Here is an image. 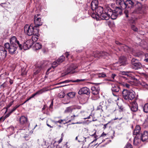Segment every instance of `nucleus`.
<instances>
[{
	"label": "nucleus",
	"mask_w": 148,
	"mask_h": 148,
	"mask_svg": "<svg viewBox=\"0 0 148 148\" xmlns=\"http://www.w3.org/2000/svg\"><path fill=\"white\" fill-rule=\"evenodd\" d=\"M10 44L9 43H5L4 46L5 48L8 49L9 52L10 54H13L15 53L18 46L20 49H22V45L20 44L15 36H12L10 38Z\"/></svg>",
	"instance_id": "f257e3e1"
},
{
	"label": "nucleus",
	"mask_w": 148,
	"mask_h": 148,
	"mask_svg": "<svg viewBox=\"0 0 148 148\" xmlns=\"http://www.w3.org/2000/svg\"><path fill=\"white\" fill-rule=\"evenodd\" d=\"M116 3L117 5H121L123 8L125 9L124 13L126 17L129 16V11L130 9L135 5L134 3L130 0H127L125 2L123 0H116Z\"/></svg>",
	"instance_id": "f03ea898"
},
{
	"label": "nucleus",
	"mask_w": 148,
	"mask_h": 148,
	"mask_svg": "<svg viewBox=\"0 0 148 148\" xmlns=\"http://www.w3.org/2000/svg\"><path fill=\"white\" fill-rule=\"evenodd\" d=\"M103 11V8L101 6H99L97 7L96 10L94 11V13H93L94 15L93 16L94 18L95 16L96 18H97V17L98 16L102 20H105L107 13L105 12V13H104Z\"/></svg>",
	"instance_id": "7ed1b4c3"
},
{
	"label": "nucleus",
	"mask_w": 148,
	"mask_h": 148,
	"mask_svg": "<svg viewBox=\"0 0 148 148\" xmlns=\"http://www.w3.org/2000/svg\"><path fill=\"white\" fill-rule=\"evenodd\" d=\"M105 12L107 13L105 19L106 20L109 19L110 18L112 19H115L119 15L114 11L113 12L109 8H106L105 10Z\"/></svg>",
	"instance_id": "20e7f679"
},
{
	"label": "nucleus",
	"mask_w": 148,
	"mask_h": 148,
	"mask_svg": "<svg viewBox=\"0 0 148 148\" xmlns=\"http://www.w3.org/2000/svg\"><path fill=\"white\" fill-rule=\"evenodd\" d=\"M36 28L32 24H26L24 27L25 33L29 36H32L34 33Z\"/></svg>",
	"instance_id": "39448f33"
},
{
	"label": "nucleus",
	"mask_w": 148,
	"mask_h": 148,
	"mask_svg": "<svg viewBox=\"0 0 148 148\" xmlns=\"http://www.w3.org/2000/svg\"><path fill=\"white\" fill-rule=\"evenodd\" d=\"M34 26L36 28H38V27L42 25L43 23V21L41 20V16L40 14H37L34 16Z\"/></svg>",
	"instance_id": "423d86ee"
},
{
	"label": "nucleus",
	"mask_w": 148,
	"mask_h": 148,
	"mask_svg": "<svg viewBox=\"0 0 148 148\" xmlns=\"http://www.w3.org/2000/svg\"><path fill=\"white\" fill-rule=\"evenodd\" d=\"M98 2L97 0H93L91 3L90 7L92 10V11L90 10L88 11V13L92 17L94 18L93 16L94 15L93 13H94V11L96 10L98 6Z\"/></svg>",
	"instance_id": "0eeeda50"
},
{
	"label": "nucleus",
	"mask_w": 148,
	"mask_h": 148,
	"mask_svg": "<svg viewBox=\"0 0 148 148\" xmlns=\"http://www.w3.org/2000/svg\"><path fill=\"white\" fill-rule=\"evenodd\" d=\"M109 55V54L105 52H99L98 51H97L93 52L92 56L95 58H105L106 56Z\"/></svg>",
	"instance_id": "6e6552de"
},
{
	"label": "nucleus",
	"mask_w": 148,
	"mask_h": 148,
	"mask_svg": "<svg viewBox=\"0 0 148 148\" xmlns=\"http://www.w3.org/2000/svg\"><path fill=\"white\" fill-rule=\"evenodd\" d=\"M109 55V54L105 52H99L98 51H97L93 52L92 56L95 58H105L106 56Z\"/></svg>",
	"instance_id": "1a4fd4ad"
},
{
	"label": "nucleus",
	"mask_w": 148,
	"mask_h": 148,
	"mask_svg": "<svg viewBox=\"0 0 148 148\" xmlns=\"http://www.w3.org/2000/svg\"><path fill=\"white\" fill-rule=\"evenodd\" d=\"M123 82H121V84L123 87L130 88L133 84V82L130 80L126 77L122 76Z\"/></svg>",
	"instance_id": "9d476101"
},
{
	"label": "nucleus",
	"mask_w": 148,
	"mask_h": 148,
	"mask_svg": "<svg viewBox=\"0 0 148 148\" xmlns=\"http://www.w3.org/2000/svg\"><path fill=\"white\" fill-rule=\"evenodd\" d=\"M131 64L132 65L133 68L135 70L140 68L142 66L141 64L138 60L134 58H132L131 60Z\"/></svg>",
	"instance_id": "9b49d317"
},
{
	"label": "nucleus",
	"mask_w": 148,
	"mask_h": 148,
	"mask_svg": "<svg viewBox=\"0 0 148 148\" xmlns=\"http://www.w3.org/2000/svg\"><path fill=\"white\" fill-rule=\"evenodd\" d=\"M77 68V66L76 64H71L67 69V72L66 73L65 75H67L69 73L73 74L77 72V71L75 70V69Z\"/></svg>",
	"instance_id": "f8f14e48"
},
{
	"label": "nucleus",
	"mask_w": 148,
	"mask_h": 148,
	"mask_svg": "<svg viewBox=\"0 0 148 148\" xmlns=\"http://www.w3.org/2000/svg\"><path fill=\"white\" fill-rule=\"evenodd\" d=\"M34 44L32 40H29L25 42L23 45H22V49L25 50L30 48Z\"/></svg>",
	"instance_id": "ddd939ff"
},
{
	"label": "nucleus",
	"mask_w": 148,
	"mask_h": 148,
	"mask_svg": "<svg viewBox=\"0 0 148 148\" xmlns=\"http://www.w3.org/2000/svg\"><path fill=\"white\" fill-rule=\"evenodd\" d=\"M7 52L4 48L0 46V60H4L7 56Z\"/></svg>",
	"instance_id": "4468645a"
},
{
	"label": "nucleus",
	"mask_w": 148,
	"mask_h": 148,
	"mask_svg": "<svg viewBox=\"0 0 148 148\" xmlns=\"http://www.w3.org/2000/svg\"><path fill=\"white\" fill-rule=\"evenodd\" d=\"M90 90L86 87H83L80 89L78 92L79 95L86 94L87 95H89L90 93Z\"/></svg>",
	"instance_id": "2eb2a0df"
},
{
	"label": "nucleus",
	"mask_w": 148,
	"mask_h": 148,
	"mask_svg": "<svg viewBox=\"0 0 148 148\" xmlns=\"http://www.w3.org/2000/svg\"><path fill=\"white\" fill-rule=\"evenodd\" d=\"M39 28H36L35 32L32 35L31 40H32L33 42L36 41L38 39V37L39 36Z\"/></svg>",
	"instance_id": "dca6fc26"
},
{
	"label": "nucleus",
	"mask_w": 148,
	"mask_h": 148,
	"mask_svg": "<svg viewBox=\"0 0 148 148\" xmlns=\"http://www.w3.org/2000/svg\"><path fill=\"white\" fill-rule=\"evenodd\" d=\"M111 84L112 87L111 90L112 92V94L114 96H117V95L115 94V92H117L119 91L120 90L119 87L116 84Z\"/></svg>",
	"instance_id": "f3484780"
},
{
	"label": "nucleus",
	"mask_w": 148,
	"mask_h": 148,
	"mask_svg": "<svg viewBox=\"0 0 148 148\" xmlns=\"http://www.w3.org/2000/svg\"><path fill=\"white\" fill-rule=\"evenodd\" d=\"M115 42L116 45L121 46V49L124 50V51L129 52H130V48L127 46L125 45H123L121 43L118 41H115Z\"/></svg>",
	"instance_id": "a211bd4d"
},
{
	"label": "nucleus",
	"mask_w": 148,
	"mask_h": 148,
	"mask_svg": "<svg viewBox=\"0 0 148 148\" xmlns=\"http://www.w3.org/2000/svg\"><path fill=\"white\" fill-rule=\"evenodd\" d=\"M19 123L21 125L25 126L28 123L27 118L24 116H22L19 119Z\"/></svg>",
	"instance_id": "6ab92c4d"
},
{
	"label": "nucleus",
	"mask_w": 148,
	"mask_h": 148,
	"mask_svg": "<svg viewBox=\"0 0 148 148\" xmlns=\"http://www.w3.org/2000/svg\"><path fill=\"white\" fill-rule=\"evenodd\" d=\"M92 93L94 95H98L100 90L99 87L98 86H93L91 87Z\"/></svg>",
	"instance_id": "aec40b11"
},
{
	"label": "nucleus",
	"mask_w": 148,
	"mask_h": 148,
	"mask_svg": "<svg viewBox=\"0 0 148 148\" xmlns=\"http://www.w3.org/2000/svg\"><path fill=\"white\" fill-rule=\"evenodd\" d=\"M45 66L44 64L39 65L36 66L34 71V74L36 75L40 72L42 70Z\"/></svg>",
	"instance_id": "412c9836"
},
{
	"label": "nucleus",
	"mask_w": 148,
	"mask_h": 148,
	"mask_svg": "<svg viewBox=\"0 0 148 148\" xmlns=\"http://www.w3.org/2000/svg\"><path fill=\"white\" fill-rule=\"evenodd\" d=\"M136 10L134 11L133 13H139V11L142 9V5L140 3L137 2L135 5Z\"/></svg>",
	"instance_id": "4be33fe9"
},
{
	"label": "nucleus",
	"mask_w": 148,
	"mask_h": 148,
	"mask_svg": "<svg viewBox=\"0 0 148 148\" xmlns=\"http://www.w3.org/2000/svg\"><path fill=\"white\" fill-rule=\"evenodd\" d=\"M87 79H77L76 80H66L64 81H63L60 82L59 84H61L62 83H69L70 82H79L84 81H86Z\"/></svg>",
	"instance_id": "5701e85b"
},
{
	"label": "nucleus",
	"mask_w": 148,
	"mask_h": 148,
	"mask_svg": "<svg viewBox=\"0 0 148 148\" xmlns=\"http://www.w3.org/2000/svg\"><path fill=\"white\" fill-rule=\"evenodd\" d=\"M131 110L133 112H136L138 110V107L137 103L136 101L132 102L130 106Z\"/></svg>",
	"instance_id": "b1692460"
},
{
	"label": "nucleus",
	"mask_w": 148,
	"mask_h": 148,
	"mask_svg": "<svg viewBox=\"0 0 148 148\" xmlns=\"http://www.w3.org/2000/svg\"><path fill=\"white\" fill-rule=\"evenodd\" d=\"M129 90L126 89H123L122 91V95L125 99L128 100L129 99Z\"/></svg>",
	"instance_id": "393cba45"
},
{
	"label": "nucleus",
	"mask_w": 148,
	"mask_h": 148,
	"mask_svg": "<svg viewBox=\"0 0 148 148\" xmlns=\"http://www.w3.org/2000/svg\"><path fill=\"white\" fill-rule=\"evenodd\" d=\"M119 62L121 64L120 65H125L127 63L126 57L124 56H121L119 58Z\"/></svg>",
	"instance_id": "a878e982"
},
{
	"label": "nucleus",
	"mask_w": 148,
	"mask_h": 148,
	"mask_svg": "<svg viewBox=\"0 0 148 148\" xmlns=\"http://www.w3.org/2000/svg\"><path fill=\"white\" fill-rule=\"evenodd\" d=\"M140 137L141 138L142 140L144 142L148 139V132L145 131L142 134Z\"/></svg>",
	"instance_id": "bb28decb"
},
{
	"label": "nucleus",
	"mask_w": 148,
	"mask_h": 148,
	"mask_svg": "<svg viewBox=\"0 0 148 148\" xmlns=\"http://www.w3.org/2000/svg\"><path fill=\"white\" fill-rule=\"evenodd\" d=\"M140 127L139 125H136L134 130L133 134L136 135V136H139L140 135Z\"/></svg>",
	"instance_id": "cd10ccee"
},
{
	"label": "nucleus",
	"mask_w": 148,
	"mask_h": 148,
	"mask_svg": "<svg viewBox=\"0 0 148 148\" xmlns=\"http://www.w3.org/2000/svg\"><path fill=\"white\" fill-rule=\"evenodd\" d=\"M120 6L116 7L114 11L118 15H121L122 14L123 10L125 9L123 8L121 5Z\"/></svg>",
	"instance_id": "c85d7f7f"
},
{
	"label": "nucleus",
	"mask_w": 148,
	"mask_h": 148,
	"mask_svg": "<svg viewBox=\"0 0 148 148\" xmlns=\"http://www.w3.org/2000/svg\"><path fill=\"white\" fill-rule=\"evenodd\" d=\"M129 99L128 100H132L135 97V93L133 91H129Z\"/></svg>",
	"instance_id": "c756f323"
},
{
	"label": "nucleus",
	"mask_w": 148,
	"mask_h": 148,
	"mask_svg": "<svg viewBox=\"0 0 148 148\" xmlns=\"http://www.w3.org/2000/svg\"><path fill=\"white\" fill-rule=\"evenodd\" d=\"M139 136H135L134 140V144L135 145H137L139 143H140L141 140V138Z\"/></svg>",
	"instance_id": "7c9ffc66"
},
{
	"label": "nucleus",
	"mask_w": 148,
	"mask_h": 148,
	"mask_svg": "<svg viewBox=\"0 0 148 148\" xmlns=\"http://www.w3.org/2000/svg\"><path fill=\"white\" fill-rule=\"evenodd\" d=\"M42 47V45L39 42H36L34 46L33 49L35 50H37L40 49Z\"/></svg>",
	"instance_id": "2f4dec72"
},
{
	"label": "nucleus",
	"mask_w": 148,
	"mask_h": 148,
	"mask_svg": "<svg viewBox=\"0 0 148 148\" xmlns=\"http://www.w3.org/2000/svg\"><path fill=\"white\" fill-rule=\"evenodd\" d=\"M94 76L97 77H104L106 76V75L104 73H102L96 74H94Z\"/></svg>",
	"instance_id": "473e14b6"
},
{
	"label": "nucleus",
	"mask_w": 148,
	"mask_h": 148,
	"mask_svg": "<svg viewBox=\"0 0 148 148\" xmlns=\"http://www.w3.org/2000/svg\"><path fill=\"white\" fill-rule=\"evenodd\" d=\"M103 101H100L99 103V105L97 106L96 110H100V112H102L103 111V110L102 109V105L103 104Z\"/></svg>",
	"instance_id": "72a5a7b5"
},
{
	"label": "nucleus",
	"mask_w": 148,
	"mask_h": 148,
	"mask_svg": "<svg viewBox=\"0 0 148 148\" xmlns=\"http://www.w3.org/2000/svg\"><path fill=\"white\" fill-rule=\"evenodd\" d=\"M47 90H46L44 88H43L39 91H38L36 92L35 93L36 95H39L40 94H42L43 92H44Z\"/></svg>",
	"instance_id": "f704fd0d"
},
{
	"label": "nucleus",
	"mask_w": 148,
	"mask_h": 148,
	"mask_svg": "<svg viewBox=\"0 0 148 148\" xmlns=\"http://www.w3.org/2000/svg\"><path fill=\"white\" fill-rule=\"evenodd\" d=\"M116 74H112L111 75V77L112 79H107V80L112 81V82H114L115 81V78L116 77Z\"/></svg>",
	"instance_id": "c9c22d12"
},
{
	"label": "nucleus",
	"mask_w": 148,
	"mask_h": 148,
	"mask_svg": "<svg viewBox=\"0 0 148 148\" xmlns=\"http://www.w3.org/2000/svg\"><path fill=\"white\" fill-rule=\"evenodd\" d=\"M65 60V57L64 56H62L58 59L57 61L60 64L63 62Z\"/></svg>",
	"instance_id": "e433bc0d"
},
{
	"label": "nucleus",
	"mask_w": 148,
	"mask_h": 148,
	"mask_svg": "<svg viewBox=\"0 0 148 148\" xmlns=\"http://www.w3.org/2000/svg\"><path fill=\"white\" fill-rule=\"evenodd\" d=\"M75 95V93L73 92H71L67 93L66 96L69 97V98H73Z\"/></svg>",
	"instance_id": "4c0bfd02"
},
{
	"label": "nucleus",
	"mask_w": 148,
	"mask_h": 148,
	"mask_svg": "<svg viewBox=\"0 0 148 148\" xmlns=\"http://www.w3.org/2000/svg\"><path fill=\"white\" fill-rule=\"evenodd\" d=\"M143 111L145 113H148V103H146L143 107Z\"/></svg>",
	"instance_id": "58836bf2"
},
{
	"label": "nucleus",
	"mask_w": 148,
	"mask_h": 148,
	"mask_svg": "<svg viewBox=\"0 0 148 148\" xmlns=\"http://www.w3.org/2000/svg\"><path fill=\"white\" fill-rule=\"evenodd\" d=\"M60 64L57 60L55 61L52 64V67L53 68H55L57 66L59 65Z\"/></svg>",
	"instance_id": "ea45409f"
},
{
	"label": "nucleus",
	"mask_w": 148,
	"mask_h": 148,
	"mask_svg": "<svg viewBox=\"0 0 148 148\" xmlns=\"http://www.w3.org/2000/svg\"><path fill=\"white\" fill-rule=\"evenodd\" d=\"M137 19V18L134 17L133 16L130 19V22L132 24H134L136 22Z\"/></svg>",
	"instance_id": "a19ab883"
},
{
	"label": "nucleus",
	"mask_w": 148,
	"mask_h": 148,
	"mask_svg": "<svg viewBox=\"0 0 148 148\" xmlns=\"http://www.w3.org/2000/svg\"><path fill=\"white\" fill-rule=\"evenodd\" d=\"M8 130H9L10 132L12 133H13L15 132V128L14 127L12 126H11L7 128Z\"/></svg>",
	"instance_id": "79ce46f5"
},
{
	"label": "nucleus",
	"mask_w": 148,
	"mask_h": 148,
	"mask_svg": "<svg viewBox=\"0 0 148 148\" xmlns=\"http://www.w3.org/2000/svg\"><path fill=\"white\" fill-rule=\"evenodd\" d=\"M131 72L130 71H122L121 72V73L122 75H127L128 77L130 76L128 74Z\"/></svg>",
	"instance_id": "37998d69"
},
{
	"label": "nucleus",
	"mask_w": 148,
	"mask_h": 148,
	"mask_svg": "<svg viewBox=\"0 0 148 148\" xmlns=\"http://www.w3.org/2000/svg\"><path fill=\"white\" fill-rule=\"evenodd\" d=\"M72 109L71 107L67 108L64 111V113H68L72 111Z\"/></svg>",
	"instance_id": "c03bdc74"
},
{
	"label": "nucleus",
	"mask_w": 148,
	"mask_h": 148,
	"mask_svg": "<svg viewBox=\"0 0 148 148\" xmlns=\"http://www.w3.org/2000/svg\"><path fill=\"white\" fill-rule=\"evenodd\" d=\"M141 85L146 88L148 89V84H147L145 82H142L141 83Z\"/></svg>",
	"instance_id": "a18cd8bd"
},
{
	"label": "nucleus",
	"mask_w": 148,
	"mask_h": 148,
	"mask_svg": "<svg viewBox=\"0 0 148 148\" xmlns=\"http://www.w3.org/2000/svg\"><path fill=\"white\" fill-rule=\"evenodd\" d=\"M131 29L134 32H137L138 31V28L133 24H132L131 26Z\"/></svg>",
	"instance_id": "49530a36"
},
{
	"label": "nucleus",
	"mask_w": 148,
	"mask_h": 148,
	"mask_svg": "<svg viewBox=\"0 0 148 148\" xmlns=\"http://www.w3.org/2000/svg\"><path fill=\"white\" fill-rule=\"evenodd\" d=\"M13 102L14 101H12L8 105H7L6 107V112L7 111L8 109L13 104Z\"/></svg>",
	"instance_id": "de8ad7c7"
},
{
	"label": "nucleus",
	"mask_w": 148,
	"mask_h": 148,
	"mask_svg": "<svg viewBox=\"0 0 148 148\" xmlns=\"http://www.w3.org/2000/svg\"><path fill=\"white\" fill-rule=\"evenodd\" d=\"M21 105H17L15 106L10 111L11 112H12L14 111L17 108H18L19 106Z\"/></svg>",
	"instance_id": "09e8293b"
},
{
	"label": "nucleus",
	"mask_w": 148,
	"mask_h": 148,
	"mask_svg": "<svg viewBox=\"0 0 148 148\" xmlns=\"http://www.w3.org/2000/svg\"><path fill=\"white\" fill-rule=\"evenodd\" d=\"M12 113V112H11L10 111L9 112L8 114H6V115L4 117V119H3V121H4L5 119L7 118L8 117H9Z\"/></svg>",
	"instance_id": "8fccbe9b"
},
{
	"label": "nucleus",
	"mask_w": 148,
	"mask_h": 148,
	"mask_svg": "<svg viewBox=\"0 0 148 148\" xmlns=\"http://www.w3.org/2000/svg\"><path fill=\"white\" fill-rule=\"evenodd\" d=\"M48 107L46 104L44 105L43 106V107L42 108L41 111L43 113V112H44L45 111L46 109Z\"/></svg>",
	"instance_id": "3c124183"
},
{
	"label": "nucleus",
	"mask_w": 148,
	"mask_h": 148,
	"mask_svg": "<svg viewBox=\"0 0 148 148\" xmlns=\"http://www.w3.org/2000/svg\"><path fill=\"white\" fill-rule=\"evenodd\" d=\"M132 145L129 143H127L124 148H132Z\"/></svg>",
	"instance_id": "603ef678"
},
{
	"label": "nucleus",
	"mask_w": 148,
	"mask_h": 148,
	"mask_svg": "<svg viewBox=\"0 0 148 148\" xmlns=\"http://www.w3.org/2000/svg\"><path fill=\"white\" fill-rule=\"evenodd\" d=\"M43 113L44 114H46L47 115H50V114L48 110V108H47L46 109L45 111L43 112Z\"/></svg>",
	"instance_id": "864d4df0"
},
{
	"label": "nucleus",
	"mask_w": 148,
	"mask_h": 148,
	"mask_svg": "<svg viewBox=\"0 0 148 148\" xmlns=\"http://www.w3.org/2000/svg\"><path fill=\"white\" fill-rule=\"evenodd\" d=\"M145 58L144 59V61H145L146 62H148V54H145Z\"/></svg>",
	"instance_id": "5fc2aeb1"
},
{
	"label": "nucleus",
	"mask_w": 148,
	"mask_h": 148,
	"mask_svg": "<svg viewBox=\"0 0 148 148\" xmlns=\"http://www.w3.org/2000/svg\"><path fill=\"white\" fill-rule=\"evenodd\" d=\"M77 116H78L77 115H73V116H71V120H74L75 119V117H77Z\"/></svg>",
	"instance_id": "6e6d98bb"
},
{
	"label": "nucleus",
	"mask_w": 148,
	"mask_h": 148,
	"mask_svg": "<svg viewBox=\"0 0 148 148\" xmlns=\"http://www.w3.org/2000/svg\"><path fill=\"white\" fill-rule=\"evenodd\" d=\"M53 101H52L51 102V103L49 106V108H52V107L53 106Z\"/></svg>",
	"instance_id": "4d7b16f0"
},
{
	"label": "nucleus",
	"mask_w": 148,
	"mask_h": 148,
	"mask_svg": "<svg viewBox=\"0 0 148 148\" xmlns=\"http://www.w3.org/2000/svg\"><path fill=\"white\" fill-rule=\"evenodd\" d=\"M62 140H63V136H61L60 139L59 140V141H58V143H61L62 142Z\"/></svg>",
	"instance_id": "13d9d810"
},
{
	"label": "nucleus",
	"mask_w": 148,
	"mask_h": 148,
	"mask_svg": "<svg viewBox=\"0 0 148 148\" xmlns=\"http://www.w3.org/2000/svg\"><path fill=\"white\" fill-rule=\"evenodd\" d=\"M61 94L62 95V96H61L60 95V98H63L65 96V94L64 92H62L61 93Z\"/></svg>",
	"instance_id": "bf43d9fd"
},
{
	"label": "nucleus",
	"mask_w": 148,
	"mask_h": 148,
	"mask_svg": "<svg viewBox=\"0 0 148 148\" xmlns=\"http://www.w3.org/2000/svg\"><path fill=\"white\" fill-rule=\"evenodd\" d=\"M35 96H36V95L35 93H34L29 98L31 99V98L34 97Z\"/></svg>",
	"instance_id": "052dcab7"
},
{
	"label": "nucleus",
	"mask_w": 148,
	"mask_h": 148,
	"mask_svg": "<svg viewBox=\"0 0 148 148\" xmlns=\"http://www.w3.org/2000/svg\"><path fill=\"white\" fill-rule=\"evenodd\" d=\"M108 124V123L106 124H105L103 125L104 127H103V128L104 129H105L106 128Z\"/></svg>",
	"instance_id": "680f3d73"
},
{
	"label": "nucleus",
	"mask_w": 148,
	"mask_h": 148,
	"mask_svg": "<svg viewBox=\"0 0 148 148\" xmlns=\"http://www.w3.org/2000/svg\"><path fill=\"white\" fill-rule=\"evenodd\" d=\"M62 120H59L58 121H55V122L56 123H61L62 122Z\"/></svg>",
	"instance_id": "e2e57ef3"
},
{
	"label": "nucleus",
	"mask_w": 148,
	"mask_h": 148,
	"mask_svg": "<svg viewBox=\"0 0 148 148\" xmlns=\"http://www.w3.org/2000/svg\"><path fill=\"white\" fill-rule=\"evenodd\" d=\"M75 108L78 109H80L81 108V107L79 106H77Z\"/></svg>",
	"instance_id": "0e129e2a"
},
{
	"label": "nucleus",
	"mask_w": 148,
	"mask_h": 148,
	"mask_svg": "<svg viewBox=\"0 0 148 148\" xmlns=\"http://www.w3.org/2000/svg\"><path fill=\"white\" fill-rule=\"evenodd\" d=\"M122 119V117H121V118H118V117H117V118L115 117V118L113 119V120H116L117 119H118L119 120H120Z\"/></svg>",
	"instance_id": "69168bd1"
},
{
	"label": "nucleus",
	"mask_w": 148,
	"mask_h": 148,
	"mask_svg": "<svg viewBox=\"0 0 148 148\" xmlns=\"http://www.w3.org/2000/svg\"><path fill=\"white\" fill-rule=\"evenodd\" d=\"M69 55V54L68 53L66 52L65 53V56L67 58L68 57Z\"/></svg>",
	"instance_id": "338daca9"
},
{
	"label": "nucleus",
	"mask_w": 148,
	"mask_h": 148,
	"mask_svg": "<svg viewBox=\"0 0 148 148\" xmlns=\"http://www.w3.org/2000/svg\"><path fill=\"white\" fill-rule=\"evenodd\" d=\"M5 86V83H3V84H1V87H4Z\"/></svg>",
	"instance_id": "774afa93"
}]
</instances>
